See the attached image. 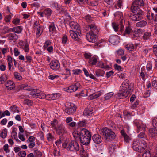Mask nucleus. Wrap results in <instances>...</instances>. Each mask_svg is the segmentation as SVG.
<instances>
[{"label": "nucleus", "instance_id": "0eeeda50", "mask_svg": "<svg viewBox=\"0 0 157 157\" xmlns=\"http://www.w3.org/2000/svg\"><path fill=\"white\" fill-rule=\"evenodd\" d=\"M114 15L116 19L120 20V31H123L124 27L123 24V16L122 13L121 12H116L115 13Z\"/></svg>", "mask_w": 157, "mask_h": 157}, {"label": "nucleus", "instance_id": "de8ad7c7", "mask_svg": "<svg viewBox=\"0 0 157 157\" xmlns=\"http://www.w3.org/2000/svg\"><path fill=\"white\" fill-rule=\"evenodd\" d=\"M97 66L99 67L104 69H106L109 67L108 66H105L104 63L101 62H99L98 63Z\"/></svg>", "mask_w": 157, "mask_h": 157}, {"label": "nucleus", "instance_id": "e2e57ef3", "mask_svg": "<svg viewBox=\"0 0 157 157\" xmlns=\"http://www.w3.org/2000/svg\"><path fill=\"white\" fill-rule=\"evenodd\" d=\"M152 124L154 128H157V119H153L152 121Z\"/></svg>", "mask_w": 157, "mask_h": 157}, {"label": "nucleus", "instance_id": "a878e982", "mask_svg": "<svg viewBox=\"0 0 157 157\" xmlns=\"http://www.w3.org/2000/svg\"><path fill=\"white\" fill-rule=\"evenodd\" d=\"M58 124V121L56 119H55L52 121H51L50 126L52 129L55 130L59 125Z\"/></svg>", "mask_w": 157, "mask_h": 157}, {"label": "nucleus", "instance_id": "cd10ccee", "mask_svg": "<svg viewBox=\"0 0 157 157\" xmlns=\"http://www.w3.org/2000/svg\"><path fill=\"white\" fill-rule=\"evenodd\" d=\"M12 30V32H14L17 33L19 34L21 32L23 28L21 26H18L13 27Z\"/></svg>", "mask_w": 157, "mask_h": 157}, {"label": "nucleus", "instance_id": "680f3d73", "mask_svg": "<svg viewBox=\"0 0 157 157\" xmlns=\"http://www.w3.org/2000/svg\"><path fill=\"white\" fill-rule=\"evenodd\" d=\"M23 49L25 51V52H29V45L28 43H26L25 44Z\"/></svg>", "mask_w": 157, "mask_h": 157}, {"label": "nucleus", "instance_id": "423d86ee", "mask_svg": "<svg viewBox=\"0 0 157 157\" xmlns=\"http://www.w3.org/2000/svg\"><path fill=\"white\" fill-rule=\"evenodd\" d=\"M133 123L137 128V133L142 131L144 132L146 129V125L143 124L141 121L135 120L134 121Z\"/></svg>", "mask_w": 157, "mask_h": 157}, {"label": "nucleus", "instance_id": "79ce46f5", "mask_svg": "<svg viewBox=\"0 0 157 157\" xmlns=\"http://www.w3.org/2000/svg\"><path fill=\"white\" fill-rule=\"evenodd\" d=\"M47 140L48 141H50L54 140V138L51 133H48L46 135Z\"/></svg>", "mask_w": 157, "mask_h": 157}, {"label": "nucleus", "instance_id": "bb28decb", "mask_svg": "<svg viewBox=\"0 0 157 157\" xmlns=\"http://www.w3.org/2000/svg\"><path fill=\"white\" fill-rule=\"evenodd\" d=\"M69 25L72 29H75L74 30L80 29L78 24L76 22L73 21H71L69 23Z\"/></svg>", "mask_w": 157, "mask_h": 157}, {"label": "nucleus", "instance_id": "8fccbe9b", "mask_svg": "<svg viewBox=\"0 0 157 157\" xmlns=\"http://www.w3.org/2000/svg\"><path fill=\"white\" fill-rule=\"evenodd\" d=\"M24 104L29 106H31L33 104V101L29 99H25L24 101Z\"/></svg>", "mask_w": 157, "mask_h": 157}, {"label": "nucleus", "instance_id": "2f4dec72", "mask_svg": "<svg viewBox=\"0 0 157 157\" xmlns=\"http://www.w3.org/2000/svg\"><path fill=\"white\" fill-rule=\"evenodd\" d=\"M151 36V33L150 32H145L143 36V38L144 40H148L150 39Z\"/></svg>", "mask_w": 157, "mask_h": 157}, {"label": "nucleus", "instance_id": "49530a36", "mask_svg": "<svg viewBox=\"0 0 157 157\" xmlns=\"http://www.w3.org/2000/svg\"><path fill=\"white\" fill-rule=\"evenodd\" d=\"M100 93H96L94 94L90 95V98L91 100L93 99H94L96 98L99 97L101 95Z\"/></svg>", "mask_w": 157, "mask_h": 157}, {"label": "nucleus", "instance_id": "6e6d98bb", "mask_svg": "<svg viewBox=\"0 0 157 157\" xmlns=\"http://www.w3.org/2000/svg\"><path fill=\"white\" fill-rule=\"evenodd\" d=\"M49 31L50 32H53L55 30L56 28L54 23H52L50 24L49 26Z\"/></svg>", "mask_w": 157, "mask_h": 157}, {"label": "nucleus", "instance_id": "6ab92c4d", "mask_svg": "<svg viewBox=\"0 0 157 157\" xmlns=\"http://www.w3.org/2000/svg\"><path fill=\"white\" fill-rule=\"evenodd\" d=\"M137 44H132V43H129L125 46V48L129 51H132L136 49L138 46Z\"/></svg>", "mask_w": 157, "mask_h": 157}, {"label": "nucleus", "instance_id": "f8f14e48", "mask_svg": "<svg viewBox=\"0 0 157 157\" xmlns=\"http://www.w3.org/2000/svg\"><path fill=\"white\" fill-rule=\"evenodd\" d=\"M129 80L127 79L125 80L122 83L121 86H120V89L126 91L127 90L130 92L131 89V84L129 85Z\"/></svg>", "mask_w": 157, "mask_h": 157}, {"label": "nucleus", "instance_id": "052dcab7", "mask_svg": "<svg viewBox=\"0 0 157 157\" xmlns=\"http://www.w3.org/2000/svg\"><path fill=\"white\" fill-rule=\"evenodd\" d=\"M149 151H145L142 155V157H149L150 156V152Z\"/></svg>", "mask_w": 157, "mask_h": 157}, {"label": "nucleus", "instance_id": "603ef678", "mask_svg": "<svg viewBox=\"0 0 157 157\" xmlns=\"http://www.w3.org/2000/svg\"><path fill=\"white\" fill-rule=\"evenodd\" d=\"M33 27L35 29H36L37 30H38V29H40V25L39 22L38 21H35L34 23Z\"/></svg>", "mask_w": 157, "mask_h": 157}, {"label": "nucleus", "instance_id": "4468645a", "mask_svg": "<svg viewBox=\"0 0 157 157\" xmlns=\"http://www.w3.org/2000/svg\"><path fill=\"white\" fill-rule=\"evenodd\" d=\"M80 86V85L79 83H76L74 85H72L68 88L67 91L69 92L75 91L78 89H79Z\"/></svg>", "mask_w": 157, "mask_h": 157}, {"label": "nucleus", "instance_id": "9d476101", "mask_svg": "<svg viewBox=\"0 0 157 157\" xmlns=\"http://www.w3.org/2000/svg\"><path fill=\"white\" fill-rule=\"evenodd\" d=\"M88 29L89 30V33L91 35H96L99 32L96 25L94 24H91L88 25Z\"/></svg>", "mask_w": 157, "mask_h": 157}, {"label": "nucleus", "instance_id": "864d4df0", "mask_svg": "<svg viewBox=\"0 0 157 157\" xmlns=\"http://www.w3.org/2000/svg\"><path fill=\"white\" fill-rule=\"evenodd\" d=\"M82 71L79 69H75L72 70L73 73L74 75H78L82 73Z\"/></svg>", "mask_w": 157, "mask_h": 157}, {"label": "nucleus", "instance_id": "ea45409f", "mask_svg": "<svg viewBox=\"0 0 157 157\" xmlns=\"http://www.w3.org/2000/svg\"><path fill=\"white\" fill-rule=\"evenodd\" d=\"M96 75L97 77L103 76L105 74V71L101 69H98L95 72Z\"/></svg>", "mask_w": 157, "mask_h": 157}, {"label": "nucleus", "instance_id": "4c0bfd02", "mask_svg": "<svg viewBox=\"0 0 157 157\" xmlns=\"http://www.w3.org/2000/svg\"><path fill=\"white\" fill-rule=\"evenodd\" d=\"M10 111L13 113L19 112V108L15 105L11 106L10 107Z\"/></svg>", "mask_w": 157, "mask_h": 157}, {"label": "nucleus", "instance_id": "c9c22d12", "mask_svg": "<svg viewBox=\"0 0 157 157\" xmlns=\"http://www.w3.org/2000/svg\"><path fill=\"white\" fill-rule=\"evenodd\" d=\"M40 90L38 89H33L30 92V95L33 97H37V95L39 94Z\"/></svg>", "mask_w": 157, "mask_h": 157}, {"label": "nucleus", "instance_id": "0e129e2a", "mask_svg": "<svg viewBox=\"0 0 157 157\" xmlns=\"http://www.w3.org/2000/svg\"><path fill=\"white\" fill-rule=\"evenodd\" d=\"M114 67L116 70L119 71H121L122 70V68L120 66L116 64H114Z\"/></svg>", "mask_w": 157, "mask_h": 157}, {"label": "nucleus", "instance_id": "f704fd0d", "mask_svg": "<svg viewBox=\"0 0 157 157\" xmlns=\"http://www.w3.org/2000/svg\"><path fill=\"white\" fill-rule=\"evenodd\" d=\"M8 78L7 75L6 74L2 75L0 77V84L4 83L5 81H6Z\"/></svg>", "mask_w": 157, "mask_h": 157}, {"label": "nucleus", "instance_id": "c03bdc74", "mask_svg": "<svg viewBox=\"0 0 157 157\" xmlns=\"http://www.w3.org/2000/svg\"><path fill=\"white\" fill-rule=\"evenodd\" d=\"M11 134L12 138H13L16 141H19L17 138V133L14 131H12Z\"/></svg>", "mask_w": 157, "mask_h": 157}, {"label": "nucleus", "instance_id": "ddd939ff", "mask_svg": "<svg viewBox=\"0 0 157 157\" xmlns=\"http://www.w3.org/2000/svg\"><path fill=\"white\" fill-rule=\"evenodd\" d=\"M83 114L84 116L88 117L93 116L94 114V113L93 112L92 108L90 107L86 108L84 111Z\"/></svg>", "mask_w": 157, "mask_h": 157}, {"label": "nucleus", "instance_id": "393cba45", "mask_svg": "<svg viewBox=\"0 0 157 157\" xmlns=\"http://www.w3.org/2000/svg\"><path fill=\"white\" fill-rule=\"evenodd\" d=\"M144 5V3L143 0H135L131 6H138L142 7Z\"/></svg>", "mask_w": 157, "mask_h": 157}, {"label": "nucleus", "instance_id": "3c124183", "mask_svg": "<svg viewBox=\"0 0 157 157\" xmlns=\"http://www.w3.org/2000/svg\"><path fill=\"white\" fill-rule=\"evenodd\" d=\"M113 94V92H111L105 95V100L109 99Z\"/></svg>", "mask_w": 157, "mask_h": 157}, {"label": "nucleus", "instance_id": "6e6552de", "mask_svg": "<svg viewBox=\"0 0 157 157\" xmlns=\"http://www.w3.org/2000/svg\"><path fill=\"white\" fill-rule=\"evenodd\" d=\"M67 105L65 106V113L69 115L73 114L76 110L75 106L73 104L68 103Z\"/></svg>", "mask_w": 157, "mask_h": 157}, {"label": "nucleus", "instance_id": "2eb2a0df", "mask_svg": "<svg viewBox=\"0 0 157 157\" xmlns=\"http://www.w3.org/2000/svg\"><path fill=\"white\" fill-rule=\"evenodd\" d=\"M8 40L10 42L13 41H15L18 39V35L15 33H10L7 35Z\"/></svg>", "mask_w": 157, "mask_h": 157}, {"label": "nucleus", "instance_id": "c85d7f7f", "mask_svg": "<svg viewBox=\"0 0 157 157\" xmlns=\"http://www.w3.org/2000/svg\"><path fill=\"white\" fill-rule=\"evenodd\" d=\"M140 151H141V152L143 151L147 147V144L145 141H142L140 142Z\"/></svg>", "mask_w": 157, "mask_h": 157}, {"label": "nucleus", "instance_id": "1a4fd4ad", "mask_svg": "<svg viewBox=\"0 0 157 157\" xmlns=\"http://www.w3.org/2000/svg\"><path fill=\"white\" fill-rule=\"evenodd\" d=\"M71 37L75 40H78V35L80 36L81 31L80 29L77 30H70L69 32Z\"/></svg>", "mask_w": 157, "mask_h": 157}, {"label": "nucleus", "instance_id": "4d7b16f0", "mask_svg": "<svg viewBox=\"0 0 157 157\" xmlns=\"http://www.w3.org/2000/svg\"><path fill=\"white\" fill-rule=\"evenodd\" d=\"M138 137L139 138H146V135L144 132H142L138 135Z\"/></svg>", "mask_w": 157, "mask_h": 157}, {"label": "nucleus", "instance_id": "bf43d9fd", "mask_svg": "<svg viewBox=\"0 0 157 157\" xmlns=\"http://www.w3.org/2000/svg\"><path fill=\"white\" fill-rule=\"evenodd\" d=\"M146 68L147 71H152V63H149L147 64Z\"/></svg>", "mask_w": 157, "mask_h": 157}, {"label": "nucleus", "instance_id": "58836bf2", "mask_svg": "<svg viewBox=\"0 0 157 157\" xmlns=\"http://www.w3.org/2000/svg\"><path fill=\"white\" fill-rule=\"evenodd\" d=\"M73 136L75 140H78V139H80V132L76 131L72 133Z\"/></svg>", "mask_w": 157, "mask_h": 157}, {"label": "nucleus", "instance_id": "412c9836", "mask_svg": "<svg viewBox=\"0 0 157 157\" xmlns=\"http://www.w3.org/2000/svg\"><path fill=\"white\" fill-rule=\"evenodd\" d=\"M92 139L95 143L97 144H100L102 141L101 136L97 134L94 135L92 136Z\"/></svg>", "mask_w": 157, "mask_h": 157}, {"label": "nucleus", "instance_id": "e433bc0d", "mask_svg": "<svg viewBox=\"0 0 157 157\" xmlns=\"http://www.w3.org/2000/svg\"><path fill=\"white\" fill-rule=\"evenodd\" d=\"M147 22L144 20H142L136 24V26L138 27H143L146 25Z\"/></svg>", "mask_w": 157, "mask_h": 157}, {"label": "nucleus", "instance_id": "4be33fe9", "mask_svg": "<svg viewBox=\"0 0 157 157\" xmlns=\"http://www.w3.org/2000/svg\"><path fill=\"white\" fill-rule=\"evenodd\" d=\"M96 35L90 34V33L87 34V39L90 42L94 43L97 41V38L95 37Z\"/></svg>", "mask_w": 157, "mask_h": 157}, {"label": "nucleus", "instance_id": "473e14b6", "mask_svg": "<svg viewBox=\"0 0 157 157\" xmlns=\"http://www.w3.org/2000/svg\"><path fill=\"white\" fill-rule=\"evenodd\" d=\"M150 135L151 136H154L157 135V130L155 128H150L149 130Z\"/></svg>", "mask_w": 157, "mask_h": 157}, {"label": "nucleus", "instance_id": "69168bd1", "mask_svg": "<svg viewBox=\"0 0 157 157\" xmlns=\"http://www.w3.org/2000/svg\"><path fill=\"white\" fill-rule=\"evenodd\" d=\"M18 155L19 156L21 157H25L26 155V153L25 151H20Z\"/></svg>", "mask_w": 157, "mask_h": 157}, {"label": "nucleus", "instance_id": "774afa93", "mask_svg": "<svg viewBox=\"0 0 157 157\" xmlns=\"http://www.w3.org/2000/svg\"><path fill=\"white\" fill-rule=\"evenodd\" d=\"M51 42L49 40H47L44 43V47L45 48L47 47L51 44Z\"/></svg>", "mask_w": 157, "mask_h": 157}, {"label": "nucleus", "instance_id": "9b49d317", "mask_svg": "<svg viewBox=\"0 0 157 157\" xmlns=\"http://www.w3.org/2000/svg\"><path fill=\"white\" fill-rule=\"evenodd\" d=\"M130 92L127 90H125L120 89L119 93L116 94V97L119 99L124 98L127 97L129 94Z\"/></svg>", "mask_w": 157, "mask_h": 157}, {"label": "nucleus", "instance_id": "37998d69", "mask_svg": "<svg viewBox=\"0 0 157 157\" xmlns=\"http://www.w3.org/2000/svg\"><path fill=\"white\" fill-rule=\"evenodd\" d=\"M46 95L40 91L39 94L37 95V97L40 99H46Z\"/></svg>", "mask_w": 157, "mask_h": 157}, {"label": "nucleus", "instance_id": "7ed1b4c3", "mask_svg": "<svg viewBox=\"0 0 157 157\" xmlns=\"http://www.w3.org/2000/svg\"><path fill=\"white\" fill-rule=\"evenodd\" d=\"M102 133L106 140L110 141L114 139L116 137L115 133L111 130L106 128L103 129Z\"/></svg>", "mask_w": 157, "mask_h": 157}, {"label": "nucleus", "instance_id": "13d9d810", "mask_svg": "<svg viewBox=\"0 0 157 157\" xmlns=\"http://www.w3.org/2000/svg\"><path fill=\"white\" fill-rule=\"evenodd\" d=\"M152 86L154 89L157 90V80H154L152 81Z\"/></svg>", "mask_w": 157, "mask_h": 157}, {"label": "nucleus", "instance_id": "338daca9", "mask_svg": "<svg viewBox=\"0 0 157 157\" xmlns=\"http://www.w3.org/2000/svg\"><path fill=\"white\" fill-rule=\"evenodd\" d=\"M153 49L154 54L157 56V45H154L153 47Z\"/></svg>", "mask_w": 157, "mask_h": 157}, {"label": "nucleus", "instance_id": "b1692460", "mask_svg": "<svg viewBox=\"0 0 157 157\" xmlns=\"http://www.w3.org/2000/svg\"><path fill=\"white\" fill-rule=\"evenodd\" d=\"M121 133L122 136L124 138L125 142L127 143H128L131 140V139L126 134L124 130L123 129L121 130Z\"/></svg>", "mask_w": 157, "mask_h": 157}, {"label": "nucleus", "instance_id": "5fc2aeb1", "mask_svg": "<svg viewBox=\"0 0 157 157\" xmlns=\"http://www.w3.org/2000/svg\"><path fill=\"white\" fill-rule=\"evenodd\" d=\"M34 155L36 157H41L42 153L38 150H35Z\"/></svg>", "mask_w": 157, "mask_h": 157}, {"label": "nucleus", "instance_id": "a19ab883", "mask_svg": "<svg viewBox=\"0 0 157 157\" xmlns=\"http://www.w3.org/2000/svg\"><path fill=\"white\" fill-rule=\"evenodd\" d=\"M132 32V30L131 27L127 26L126 27L125 32L124 33V35L125 36L126 34H129Z\"/></svg>", "mask_w": 157, "mask_h": 157}, {"label": "nucleus", "instance_id": "39448f33", "mask_svg": "<svg viewBox=\"0 0 157 157\" xmlns=\"http://www.w3.org/2000/svg\"><path fill=\"white\" fill-rule=\"evenodd\" d=\"M67 149L68 150L73 152L77 151L79 149V146L76 141H72L68 144Z\"/></svg>", "mask_w": 157, "mask_h": 157}, {"label": "nucleus", "instance_id": "7c9ffc66", "mask_svg": "<svg viewBox=\"0 0 157 157\" xmlns=\"http://www.w3.org/2000/svg\"><path fill=\"white\" fill-rule=\"evenodd\" d=\"M98 61V57L96 56H94L89 60V63L92 65H95Z\"/></svg>", "mask_w": 157, "mask_h": 157}, {"label": "nucleus", "instance_id": "f3484780", "mask_svg": "<svg viewBox=\"0 0 157 157\" xmlns=\"http://www.w3.org/2000/svg\"><path fill=\"white\" fill-rule=\"evenodd\" d=\"M51 68L54 70H56L60 67L59 63L57 61H53L50 63Z\"/></svg>", "mask_w": 157, "mask_h": 157}, {"label": "nucleus", "instance_id": "a211bd4d", "mask_svg": "<svg viewBox=\"0 0 157 157\" xmlns=\"http://www.w3.org/2000/svg\"><path fill=\"white\" fill-rule=\"evenodd\" d=\"M140 142L139 140H135L133 141L132 144V147L134 150L139 152H141V151H140Z\"/></svg>", "mask_w": 157, "mask_h": 157}, {"label": "nucleus", "instance_id": "aec40b11", "mask_svg": "<svg viewBox=\"0 0 157 157\" xmlns=\"http://www.w3.org/2000/svg\"><path fill=\"white\" fill-rule=\"evenodd\" d=\"M35 139V137L33 136H30L29 138L27 140V142L28 143H30L28 145L29 148H33L35 146V143L34 141Z\"/></svg>", "mask_w": 157, "mask_h": 157}, {"label": "nucleus", "instance_id": "f03ea898", "mask_svg": "<svg viewBox=\"0 0 157 157\" xmlns=\"http://www.w3.org/2000/svg\"><path fill=\"white\" fill-rule=\"evenodd\" d=\"M91 136L90 132L86 129H82L80 131V141L82 144L88 145L90 142Z\"/></svg>", "mask_w": 157, "mask_h": 157}, {"label": "nucleus", "instance_id": "09e8293b", "mask_svg": "<svg viewBox=\"0 0 157 157\" xmlns=\"http://www.w3.org/2000/svg\"><path fill=\"white\" fill-rule=\"evenodd\" d=\"M14 75L15 77L17 79L19 80H21L22 79V77L19 73L16 72H15L14 73Z\"/></svg>", "mask_w": 157, "mask_h": 157}, {"label": "nucleus", "instance_id": "f257e3e1", "mask_svg": "<svg viewBox=\"0 0 157 157\" xmlns=\"http://www.w3.org/2000/svg\"><path fill=\"white\" fill-rule=\"evenodd\" d=\"M131 10L133 13L129 15L130 18L134 21H137L142 19V15L143 11L138 6H132L131 8Z\"/></svg>", "mask_w": 157, "mask_h": 157}, {"label": "nucleus", "instance_id": "20e7f679", "mask_svg": "<svg viewBox=\"0 0 157 157\" xmlns=\"http://www.w3.org/2000/svg\"><path fill=\"white\" fill-rule=\"evenodd\" d=\"M55 130L56 133L59 135L60 137H64L67 133L65 126L62 124H59Z\"/></svg>", "mask_w": 157, "mask_h": 157}, {"label": "nucleus", "instance_id": "72a5a7b5", "mask_svg": "<svg viewBox=\"0 0 157 157\" xmlns=\"http://www.w3.org/2000/svg\"><path fill=\"white\" fill-rule=\"evenodd\" d=\"M44 15H45L46 17L50 16L52 13V10L49 8H47L45 9L43 11Z\"/></svg>", "mask_w": 157, "mask_h": 157}, {"label": "nucleus", "instance_id": "c756f323", "mask_svg": "<svg viewBox=\"0 0 157 157\" xmlns=\"http://www.w3.org/2000/svg\"><path fill=\"white\" fill-rule=\"evenodd\" d=\"M112 26L115 32H118L120 31L121 32H122L123 31H120V23L118 25L115 23H112Z\"/></svg>", "mask_w": 157, "mask_h": 157}, {"label": "nucleus", "instance_id": "5701e85b", "mask_svg": "<svg viewBox=\"0 0 157 157\" xmlns=\"http://www.w3.org/2000/svg\"><path fill=\"white\" fill-rule=\"evenodd\" d=\"M58 94H52L46 95V99L48 100H54L58 98Z\"/></svg>", "mask_w": 157, "mask_h": 157}, {"label": "nucleus", "instance_id": "a18cd8bd", "mask_svg": "<svg viewBox=\"0 0 157 157\" xmlns=\"http://www.w3.org/2000/svg\"><path fill=\"white\" fill-rule=\"evenodd\" d=\"M5 85L6 87H9L11 86H15L13 82L11 80H9L5 83Z\"/></svg>", "mask_w": 157, "mask_h": 157}, {"label": "nucleus", "instance_id": "dca6fc26", "mask_svg": "<svg viewBox=\"0 0 157 157\" xmlns=\"http://www.w3.org/2000/svg\"><path fill=\"white\" fill-rule=\"evenodd\" d=\"M119 36L117 35L112 36L109 39V41L114 45L116 44L119 42Z\"/></svg>", "mask_w": 157, "mask_h": 157}]
</instances>
